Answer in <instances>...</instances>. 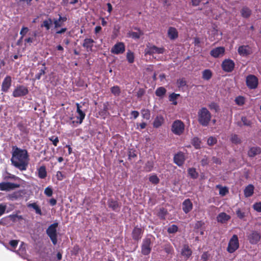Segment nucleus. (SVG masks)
I'll use <instances>...</instances> for the list:
<instances>
[{
  "label": "nucleus",
  "mask_w": 261,
  "mask_h": 261,
  "mask_svg": "<svg viewBox=\"0 0 261 261\" xmlns=\"http://www.w3.org/2000/svg\"><path fill=\"white\" fill-rule=\"evenodd\" d=\"M11 161L12 165L16 168L21 171L25 170L29 164L27 151L16 146H13Z\"/></svg>",
  "instance_id": "nucleus-1"
},
{
  "label": "nucleus",
  "mask_w": 261,
  "mask_h": 261,
  "mask_svg": "<svg viewBox=\"0 0 261 261\" xmlns=\"http://www.w3.org/2000/svg\"><path fill=\"white\" fill-rule=\"evenodd\" d=\"M212 118V115L206 108H202L198 112V122L203 126H207Z\"/></svg>",
  "instance_id": "nucleus-2"
},
{
  "label": "nucleus",
  "mask_w": 261,
  "mask_h": 261,
  "mask_svg": "<svg viewBox=\"0 0 261 261\" xmlns=\"http://www.w3.org/2000/svg\"><path fill=\"white\" fill-rule=\"evenodd\" d=\"M76 119L74 120L75 117H74L73 116H71L70 117V121L69 122V124L72 126H76L79 124H82L86 116L85 113L81 109L82 106L79 103H76Z\"/></svg>",
  "instance_id": "nucleus-3"
},
{
  "label": "nucleus",
  "mask_w": 261,
  "mask_h": 261,
  "mask_svg": "<svg viewBox=\"0 0 261 261\" xmlns=\"http://www.w3.org/2000/svg\"><path fill=\"white\" fill-rule=\"evenodd\" d=\"M185 129L184 123L179 120L174 121L171 126L172 132L176 135H181Z\"/></svg>",
  "instance_id": "nucleus-4"
},
{
  "label": "nucleus",
  "mask_w": 261,
  "mask_h": 261,
  "mask_svg": "<svg viewBox=\"0 0 261 261\" xmlns=\"http://www.w3.org/2000/svg\"><path fill=\"white\" fill-rule=\"evenodd\" d=\"M58 225V224L57 223H55L50 225L46 230L47 235L49 237L54 245H56L57 242V227Z\"/></svg>",
  "instance_id": "nucleus-5"
},
{
  "label": "nucleus",
  "mask_w": 261,
  "mask_h": 261,
  "mask_svg": "<svg viewBox=\"0 0 261 261\" xmlns=\"http://www.w3.org/2000/svg\"><path fill=\"white\" fill-rule=\"evenodd\" d=\"M239 247V243L238 238L237 235L234 234L230 239L227 251L229 253H233L237 250Z\"/></svg>",
  "instance_id": "nucleus-6"
},
{
  "label": "nucleus",
  "mask_w": 261,
  "mask_h": 261,
  "mask_svg": "<svg viewBox=\"0 0 261 261\" xmlns=\"http://www.w3.org/2000/svg\"><path fill=\"white\" fill-rule=\"evenodd\" d=\"M151 237L144 239L142 244V253L144 255H148L151 251Z\"/></svg>",
  "instance_id": "nucleus-7"
},
{
  "label": "nucleus",
  "mask_w": 261,
  "mask_h": 261,
  "mask_svg": "<svg viewBox=\"0 0 261 261\" xmlns=\"http://www.w3.org/2000/svg\"><path fill=\"white\" fill-rule=\"evenodd\" d=\"M28 92L29 91L27 87L24 86L19 85L14 89L12 95L14 97H19L25 96Z\"/></svg>",
  "instance_id": "nucleus-8"
},
{
  "label": "nucleus",
  "mask_w": 261,
  "mask_h": 261,
  "mask_svg": "<svg viewBox=\"0 0 261 261\" xmlns=\"http://www.w3.org/2000/svg\"><path fill=\"white\" fill-rule=\"evenodd\" d=\"M164 52V48L158 47L154 45H147L145 49L146 55H152L154 54H161Z\"/></svg>",
  "instance_id": "nucleus-9"
},
{
  "label": "nucleus",
  "mask_w": 261,
  "mask_h": 261,
  "mask_svg": "<svg viewBox=\"0 0 261 261\" xmlns=\"http://www.w3.org/2000/svg\"><path fill=\"white\" fill-rule=\"evenodd\" d=\"M125 47L123 42H118L112 48L111 51L116 55L123 54L125 51Z\"/></svg>",
  "instance_id": "nucleus-10"
},
{
  "label": "nucleus",
  "mask_w": 261,
  "mask_h": 261,
  "mask_svg": "<svg viewBox=\"0 0 261 261\" xmlns=\"http://www.w3.org/2000/svg\"><path fill=\"white\" fill-rule=\"evenodd\" d=\"M18 187V185L10 182H2L0 183L1 191H9Z\"/></svg>",
  "instance_id": "nucleus-11"
},
{
  "label": "nucleus",
  "mask_w": 261,
  "mask_h": 261,
  "mask_svg": "<svg viewBox=\"0 0 261 261\" xmlns=\"http://www.w3.org/2000/svg\"><path fill=\"white\" fill-rule=\"evenodd\" d=\"M246 84L250 89H255L258 84V80L256 76L249 75L246 77Z\"/></svg>",
  "instance_id": "nucleus-12"
},
{
  "label": "nucleus",
  "mask_w": 261,
  "mask_h": 261,
  "mask_svg": "<svg viewBox=\"0 0 261 261\" xmlns=\"http://www.w3.org/2000/svg\"><path fill=\"white\" fill-rule=\"evenodd\" d=\"M234 67V62L230 59L225 60L222 64L223 69L226 72H231L233 70Z\"/></svg>",
  "instance_id": "nucleus-13"
},
{
  "label": "nucleus",
  "mask_w": 261,
  "mask_h": 261,
  "mask_svg": "<svg viewBox=\"0 0 261 261\" xmlns=\"http://www.w3.org/2000/svg\"><path fill=\"white\" fill-rule=\"evenodd\" d=\"M12 84V79L10 76L7 75L3 81L2 85V91L4 92L8 91Z\"/></svg>",
  "instance_id": "nucleus-14"
},
{
  "label": "nucleus",
  "mask_w": 261,
  "mask_h": 261,
  "mask_svg": "<svg viewBox=\"0 0 261 261\" xmlns=\"http://www.w3.org/2000/svg\"><path fill=\"white\" fill-rule=\"evenodd\" d=\"M186 158L184 153L179 152L174 155V162L178 166H181L185 162Z\"/></svg>",
  "instance_id": "nucleus-15"
},
{
  "label": "nucleus",
  "mask_w": 261,
  "mask_h": 261,
  "mask_svg": "<svg viewBox=\"0 0 261 261\" xmlns=\"http://www.w3.org/2000/svg\"><path fill=\"white\" fill-rule=\"evenodd\" d=\"M260 239V234L256 231H253L248 236V239L249 242L252 244H256Z\"/></svg>",
  "instance_id": "nucleus-16"
},
{
  "label": "nucleus",
  "mask_w": 261,
  "mask_h": 261,
  "mask_svg": "<svg viewBox=\"0 0 261 261\" xmlns=\"http://www.w3.org/2000/svg\"><path fill=\"white\" fill-rule=\"evenodd\" d=\"M238 51L240 56L243 57L247 56L251 53V48L248 45L240 46L238 49Z\"/></svg>",
  "instance_id": "nucleus-17"
},
{
  "label": "nucleus",
  "mask_w": 261,
  "mask_h": 261,
  "mask_svg": "<svg viewBox=\"0 0 261 261\" xmlns=\"http://www.w3.org/2000/svg\"><path fill=\"white\" fill-rule=\"evenodd\" d=\"M225 49L223 47H218L212 49L211 51V55L215 58H218L222 56L224 53Z\"/></svg>",
  "instance_id": "nucleus-18"
},
{
  "label": "nucleus",
  "mask_w": 261,
  "mask_h": 261,
  "mask_svg": "<svg viewBox=\"0 0 261 261\" xmlns=\"http://www.w3.org/2000/svg\"><path fill=\"white\" fill-rule=\"evenodd\" d=\"M193 208V204L189 199H186L182 203V210L184 212L187 214L190 212Z\"/></svg>",
  "instance_id": "nucleus-19"
},
{
  "label": "nucleus",
  "mask_w": 261,
  "mask_h": 261,
  "mask_svg": "<svg viewBox=\"0 0 261 261\" xmlns=\"http://www.w3.org/2000/svg\"><path fill=\"white\" fill-rule=\"evenodd\" d=\"M135 29L137 31V32L129 31L127 33V37L132 38L134 39L140 38V37L143 35V32L140 29L135 28Z\"/></svg>",
  "instance_id": "nucleus-20"
},
{
  "label": "nucleus",
  "mask_w": 261,
  "mask_h": 261,
  "mask_svg": "<svg viewBox=\"0 0 261 261\" xmlns=\"http://www.w3.org/2000/svg\"><path fill=\"white\" fill-rule=\"evenodd\" d=\"M230 219V216L224 212L220 213L217 217V220L218 222L221 223H226Z\"/></svg>",
  "instance_id": "nucleus-21"
},
{
  "label": "nucleus",
  "mask_w": 261,
  "mask_h": 261,
  "mask_svg": "<svg viewBox=\"0 0 261 261\" xmlns=\"http://www.w3.org/2000/svg\"><path fill=\"white\" fill-rule=\"evenodd\" d=\"M94 41L90 38H86L84 40L83 46L86 48L87 51H91Z\"/></svg>",
  "instance_id": "nucleus-22"
},
{
  "label": "nucleus",
  "mask_w": 261,
  "mask_h": 261,
  "mask_svg": "<svg viewBox=\"0 0 261 261\" xmlns=\"http://www.w3.org/2000/svg\"><path fill=\"white\" fill-rule=\"evenodd\" d=\"M168 36L171 39L174 40L178 37V32L174 28L170 27L168 30Z\"/></svg>",
  "instance_id": "nucleus-23"
},
{
  "label": "nucleus",
  "mask_w": 261,
  "mask_h": 261,
  "mask_svg": "<svg viewBox=\"0 0 261 261\" xmlns=\"http://www.w3.org/2000/svg\"><path fill=\"white\" fill-rule=\"evenodd\" d=\"M142 230L140 228L135 227L132 233L133 238L135 240H139L141 238Z\"/></svg>",
  "instance_id": "nucleus-24"
},
{
  "label": "nucleus",
  "mask_w": 261,
  "mask_h": 261,
  "mask_svg": "<svg viewBox=\"0 0 261 261\" xmlns=\"http://www.w3.org/2000/svg\"><path fill=\"white\" fill-rule=\"evenodd\" d=\"M260 153V148L258 147H252L248 151V155L250 157H253Z\"/></svg>",
  "instance_id": "nucleus-25"
},
{
  "label": "nucleus",
  "mask_w": 261,
  "mask_h": 261,
  "mask_svg": "<svg viewBox=\"0 0 261 261\" xmlns=\"http://www.w3.org/2000/svg\"><path fill=\"white\" fill-rule=\"evenodd\" d=\"M254 192V187L252 185H249L244 190V195L245 197H248L251 196Z\"/></svg>",
  "instance_id": "nucleus-26"
},
{
  "label": "nucleus",
  "mask_w": 261,
  "mask_h": 261,
  "mask_svg": "<svg viewBox=\"0 0 261 261\" xmlns=\"http://www.w3.org/2000/svg\"><path fill=\"white\" fill-rule=\"evenodd\" d=\"M164 122V118L162 116H158L155 118L153 122V126L158 128L162 125Z\"/></svg>",
  "instance_id": "nucleus-27"
},
{
  "label": "nucleus",
  "mask_w": 261,
  "mask_h": 261,
  "mask_svg": "<svg viewBox=\"0 0 261 261\" xmlns=\"http://www.w3.org/2000/svg\"><path fill=\"white\" fill-rule=\"evenodd\" d=\"M52 24L53 19L51 18H48L43 21L41 27H44L45 29L48 31L50 29Z\"/></svg>",
  "instance_id": "nucleus-28"
},
{
  "label": "nucleus",
  "mask_w": 261,
  "mask_h": 261,
  "mask_svg": "<svg viewBox=\"0 0 261 261\" xmlns=\"http://www.w3.org/2000/svg\"><path fill=\"white\" fill-rule=\"evenodd\" d=\"M182 255L186 257H189L192 254V251L187 245H185L182 249Z\"/></svg>",
  "instance_id": "nucleus-29"
},
{
  "label": "nucleus",
  "mask_w": 261,
  "mask_h": 261,
  "mask_svg": "<svg viewBox=\"0 0 261 261\" xmlns=\"http://www.w3.org/2000/svg\"><path fill=\"white\" fill-rule=\"evenodd\" d=\"M251 13V10L247 7H243L241 11V15L244 18L249 17Z\"/></svg>",
  "instance_id": "nucleus-30"
},
{
  "label": "nucleus",
  "mask_w": 261,
  "mask_h": 261,
  "mask_svg": "<svg viewBox=\"0 0 261 261\" xmlns=\"http://www.w3.org/2000/svg\"><path fill=\"white\" fill-rule=\"evenodd\" d=\"M38 176L40 178H44L46 176V171L44 166H41L39 168Z\"/></svg>",
  "instance_id": "nucleus-31"
},
{
  "label": "nucleus",
  "mask_w": 261,
  "mask_h": 261,
  "mask_svg": "<svg viewBox=\"0 0 261 261\" xmlns=\"http://www.w3.org/2000/svg\"><path fill=\"white\" fill-rule=\"evenodd\" d=\"M29 207L33 208L35 210L36 213L41 215L42 214L41 210L39 206L36 203H30L28 205Z\"/></svg>",
  "instance_id": "nucleus-32"
},
{
  "label": "nucleus",
  "mask_w": 261,
  "mask_h": 261,
  "mask_svg": "<svg viewBox=\"0 0 261 261\" xmlns=\"http://www.w3.org/2000/svg\"><path fill=\"white\" fill-rule=\"evenodd\" d=\"M230 140L232 143L236 144H240L241 143V140L238 136L236 134L231 135Z\"/></svg>",
  "instance_id": "nucleus-33"
},
{
  "label": "nucleus",
  "mask_w": 261,
  "mask_h": 261,
  "mask_svg": "<svg viewBox=\"0 0 261 261\" xmlns=\"http://www.w3.org/2000/svg\"><path fill=\"white\" fill-rule=\"evenodd\" d=\"M166 90L163 87L158 88L155 91V94L159 97H163L166 93Z\"/></svg>",
  "instance_id": "nucleus-34"
},
{
  "label": "nucleus",
  "mask_w": 261,
  "mask_h": 261,
  "mask_svg": "<svg viewBox=\"0 0 261 261\" xmlns=\"http://www.w3.org/2000/svg\"><path fill=\"white\" fill-rule=\"evenodd\" d=\"M212 77V72L210 70H204L202 72V78L206 80H210Z\"/></svg>",
  "instance_id": "nucleus-35"
},
{
  "label": "nucleus",
  "mask_w": 261,
  "mask_h": 261,
  "mask_svg": "<svg viewBox=\"0 0 261 261\" xmlns=\"http://www.w3.org/2000/svg\"><path fill=\"white\" fill-rule=\"evenodd\" d=\"M134 54L130 50H128L126 53V59L129 63H132L134 62Z\"/></svg>",
  "instance_id": "nucleus-36"
},
{
  "label": "nucleus",
  "mask_w": 261,
  "mask_h": 261,
  "mask_svg": "<svg viewBox=\"0 0 261 261\" xmlns=\"http://www.w3.org/2000/svg\"><path fill=\"white\" fill-rule=\"evenodd\" d=\"M149 180L152 184L156 185L159 182L160 179L156 175L152 174L149 176Z\"/></svg>",
  "instance_id": "nucleus-37"
},
{
  "label": "nucleus",
  "mask_w": 261,
  "mask_h": 261,
  "mask_svg": "<svg viewBox=\"0 0 261 261\" xmlns=\"http://www.w3.org/2000/svg\"><path fill=\"white\" fill-rule=\"evenodd\" d=\"M108 205L113 210H116L119 206L118 202L113 200H109L108 201Z\"/></svg>",
  "instance_id": "nucleus-38"
},
{
  "label": "nucleus",
  "mask_w": 261,
  "mask_h": 261,
  "mask_svg": "<svg viewBox=\"0 0 261 261\" xmlns=\"http://www.w3.org/2000/svg\"><path fill=\"white\" fill-rule=\"evenodd\" d=\"M192 145L196 149H198L200 147L201 142L198 138H194L192 140Z\"/></svg>",
  "instance_id": "nucleus-39"
},
{
  "label": "nucleus",
  "mask_w": 261,
  "mask_h": 261,
  "mask_svg": "<svg viewBox=\"0 0 261 261\" xmlns=\"http://www.w3.org/2000/svg\"><path fill=\"white\" fill-rule=\"evenodd\" d=\"M141 114L142 117L146 119L149 120L150 117V111L147 109H143L141 111Z\"/></svg>",
  "instance_id": "nucleus-40"
},
{
  "label": "nucleus",
  "mask_w": 261,
  "mask_h": 261,
  "mask_svg": "<svg viewBox=\"0 0 261 261\" xmlns=\"http://www.w3.org/2000/svg\"><path fill=\"white\" fill-rule=\"evenodd\" d=\"M188 173L190 176L194 179H195L198 177V173L194 168H189L188 169Z\"/></svg>",
  "instance_id": "nucleus-41"
},
{
  "label": "nucleus",
  "mask_w": 261,
  "mask_h": 261,
  "mask_svg": "<svg viewBox=\"0 0 261 261\" xmlns=\"http://www.w3.org/2000/svg\"><path fill=\"white\" fill-rule=\"evenodd\" d=\"M179 96V94L172 93L169 96V100L172 101L173 104L176 105L177 104L176 99Z\"/></svg>",
  "instance_id": "nucleus-42"
},
{
  "label": "nucleus",
  "mask_w": 261,
  "mask_h": 261,
  "mask_svg": "<svg viewBox=\"0 0 261 261\" xmlns=\"http://www.w3.org/2000/svg\"><path fill=\"white\" fill-rule=\"evenodd\" d=\"M111 92L115 96L119 95L120 93V89L118 86H113L111 88Z\"/></svg>",
  "instance_id": "nucleus-43"
},
{
  "label": "nucleus",
  "mask_w": 261,
  "mask_h": 261,
  "mask_svg": "<svg viewBox=\"0 0 261 261\" xmlns=\"http://www.w3.org/2000/svg\"><path fill=\"white\" fill-rule=\"evenodd\" d=\"M53 23L54 25L55 29H57V28L61 27L63 24V23L59 19V18L53 19Z\"/></svg>",
  "instance_id": "nucleus-44"
},
{
  "label": "nucleus",
  "mask_w": 261,
  "mask_h": 261,
  "mask_svg": "<svg viewBox=\"0 0 261 261\" xmlns=\"http://www.w3.org/2000/svg\"><path fill=\"white\" fill-rule=\"evenodd\" d=\"M217 188H219V194L221 196H224L228 192V190L226 187L217 186Z\"/></svg>",
  "instance_id": "nucleus-45"
},
{
  "label": "nucleus",
  "mask_w": 261,
  "mask_h": 261,
  "mask_svg": "<svg viewBox=\"0 0 261 261\" xmlns=\"http://www.w3.org/2000/svg\"><path fill=\"white\" fill-rule=\"evenodd\" d=\"M153 167V163L152 162L148 161L146 163L145 166V169L147 171H150Z\"/></svg>",
  "instance_id": "nucleus-46"
},
{
  "label": "nucleus",
  "mask_w": 261,
  "mask_h": 261,
  "mask_svg": "<svg viewBox=\"0 0 261 261\" xmlns=\"http://www.w3.org/2000/svg\"><path fill=\"white\" fill-rule=\"evenodd\" d=\"M177 229L178 227L176 225H172L171 226L168 227L167 231L170 233H173L176 232L177 231Z\"/></svg>",
  "instance_id": "nucleus-47"
},
{
  "label": "nucleus",
  "mask_w": 261,
  "mask_h": 261,
  "mask_svg": "<svg viewBox=\"0 0 261 261\" xmlns=\"http://www.w3.org/2000/svg\"><path fill=\"white\" fill-rule=\"evenodd\" d=\"M235 101L238 105L242 106L245 102V99L243 97L239 96L236 98Z\"/></svg>",
  "instance_id": "nucleus-48"
},
{
  "label": "nucleus",
  "mask_w": 261,
  "mask_h": 261,
  "mask_svg": "<svg viewBox=\"0 0 261 261\" xmlns=\"http://www.w3.org/2000/svg\"><path fill=\"white\" fill-rule=\"evenodd\" d=\"M253 207L257 212H261V202H258L254 203Z\"/></svg>",
  "instance_id": "nucleus-49"
},
{
  "label": "nucleus",
  "mask_w": 261,
  "mask_h": 261,
  "mask_svg": "<svg viewBox=\"0 0 261 261\" xmlns=\"http://www.w3.org/2000/svg\"><path fill=\"white\" fill-rule=\"evenodd\" d=\"M217 143V139L215 137H211L207 139V144L209 145H213Z\"/></svg>",
  "instance_id": "nucleus-50"
},
{
  "label": "nucleus",
  "mask_w": 261,
  "mask_h": 261,
  "mask_svg": "<svg viewBox=\"0 0 261 261\" xmlns=\"http://www.w3.org/2000/svg\"><path fill=\"white\" fill-rule=\"evenodd\" d=\"M7 208V205L5 203L0 204V217L3 215Z\"/></svg>",
  "instance_id": "nucleus-51"
},
{
  "label": "nucleus",
  "mask_w": 261,
  "mask_h": 261,
  "mask_svg": "<svg viewBox=\"0 0 261 261\" xmlns=\"http://www.w3.org/2000/svg\"><path fill=\"white\" fill-rule=\"evenodd\" d=\"M236 214L240 219H243L245 216L244 212H242L240 208L236 211Z\"/></svg>",
  "instance_id": "nucleus-52"
},
{
  "label": "nucleus",
  "mask_w": 261,
  "mask_h": 261,
  "mask_svg": "<svg viewBox=\"0 0 261 261\" xmlns=\"http://www.w3.org/2000/svg\"><path fill=\"white\" fill-rule=\"evenodd\" d=\"M44 194L48 197L51 196L53 194V190L51 188L49 187L46 188L44 190Z\"/></svg>",
  "instance_id": "nucleus-53"
},
{
  "label": "nucleus",
  "mask_w": 261,
  "mask_h": 261,
  "mask_svg": "<svg viewBox=\"0 0 261 261\" xmlns=\"http://www.w3.org/2000/svg\"><path fill=\"white\" fill-rule=\"evenodd\" d=\"M241 121L244 125L249 126L251 124L250 120H249L246 117H242Z\"/></svg>",
  "instance_id": "nucleus-54"
},
{
  "label": "nucleus",
  "mask_w": 261,
  "mask_h": 261,
  "mask_svg": "<svg viewBox=\"0 0 261 261\" xmlns=\"http://www.w3.org/2000/svg\"><path fill=\"white\" fill-rule=\"evenodd\" d=\"M29 31V29L27 27H22L21 30L20 32V34L21 35V39H22L23 36L26 35V34Z\"/></svg>",
  "instance_id": "nucleus-55"
},
{
  "label": "nucleus",
  "mask_w": 261,
  "mask_h": 261,
  "mask_svg": "<svg viewBox=\"0 0 261 261\" xmlns=\"http://www.w3.org/2000/svg\"><path fill=\"white\" fill-rule=\"evenodd\" d=\"M177 85L178 87H182L186 85V82L184 79H179L177 82Z\"/></svg>",
  "instance_id": "nucleus-56"
},
{
  "label": "nucleus",
  "mask_w": 261,
  "mask_h": 261,
  "mask_svg": "<svg viewBox=\"0 0 261 261\" xmlns=\"http://www.w3.org/2000/svg\"><path fill=\"white\" fill-rule=\"evenodd\" d=\"M18 242L17 240H11L9 242V244L13 249H15L18 245Z\"/></svg>",
  "instance_id": "nucleus-57"
},
{
  "label": "nucleus",
  "mask_w": 261,
  "mask_h": 261,
  "mask_svg": "<svg viewBox=\"0 0 261 261\" xmlns=\"http://www.w3.org/2000/svg\"><path fill=\"white\" fill-rule=\"evenodd\" d=\"M50 140L53 142V144L56 146H57V144L59 142V139L58 137H51L49 138Z\"/></svg>",
  "instance_id": "nucleus-58"
},
{
  "label": "nucleus",
  "mask_w": 261,
  "mask_h": 261,
  "mask_svg": "<svg viewBox=\"0 0 261 261\" xmlns=\"http://www.w3.org/2000/svg\"><path fill=\"white\" fill-rule=\"evenodd\" d=\"M56 176H57V179L59 180H62L63 179V178H64V176H63L62 173L61 171H58L57 172Z\"/></svg>",
  "instance_id": "nucleus-59"
},
{
  "label": "nucleus",
  "mask_w": 261,
  "mask_h": 261,
  "mask_svg": "<svg viewBox=\"0 0 261 261\" xmlns=\"http://www.w3.org/2000/svg\"><path fill=\"white\" fill-rule=\"evenodd\" d=\"M208 257H209L208 254L207 252H204L201 256V259L203 261H206L208 258Z\"/></svg>",
  "instance_id": "nucleus-60"
},
{
  "label": "nucleus",
  "mask_w": 261,
  "mask_h": 261,
  "mask_svg": "<svg viewBox=\"0 0 261 261\" xmlns=\"http://www.w3.org/2000/svg\"><path fill=\"white\" fill-rule=\"evenodd\" d=\"M10 217L13 221H16L17 219H21V216L17 215H10Z\"/></svg>",
  "instance_id": "nucleus-61"
},
{
  "label": "nucleus",
  "mask_w": 261,
  "mask_h": 261,
  "mask_svg": "<svg viewBox=\"0 0 261 261\" xmlns=\"http://www.w3.org/2000/svg\"><path fill=\"white\" fill-rule=\"evenodd\" d=\"M45 73V71L44 69H41L40 71V72L36 75V78L38 80L40 79V77L42 75L44 74Z\"/></svg>",
  "instance_id": "nucleus-62"
},
{
  "label": "nucleus",
  "mask_w": 261,
  "mask_h": 261,
  "mask_svg": "<svg viewBox=\"0 0 261 261\" xmlns=\"http://www.w3.org/2000/svg\"><path fill=\"white\" fill-rule=\"evenodd\" d=\"M137 129H139V126L140 127L141 129H144L145 128V127L146 126V123L145 122H143L141 123H137Z\"/></svg>",
  "instance_id": "nucleus-63"
},
{
  "label": "nucleus",
  "mask_w": 261,
  "mask_h": 261,
  "mask_svg": "<svg viewBox=\"0 0 261 261\" xmlns=\"http://www.w3.org/2000/svg\"><path fill=\"white\" fill-rule=\"evenodd\" d=\"M139 115V113L138 111H133L131 112V115L134 117L135 119L137 118Z\"/></svg>",
  "instance_id": "nucleus-64"
}]
</instances>
